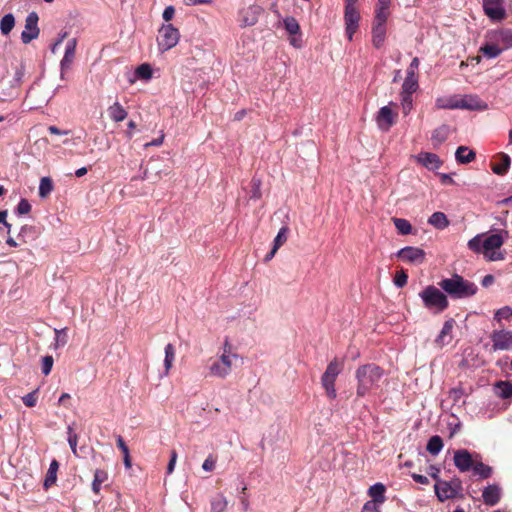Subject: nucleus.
I'll use <instances>...</instances> for the list:
<instances>
[{"instance_id": "53", "label": "nucleus", "mask_w": 512, "mask_h": 512, "mask_svg": "<svg viewBox=\"0 0 512 512\" xmlns=\"http://www.w3.org/2000/svg\"><path fill=\"white\" fill-rule=\"evenodd\" d=\"M37 399H38V396H37V391H32L28 394H26L22 400H23V403L27 406V407H34L37 403Z\"/></svg>"}, {"instance_id": "16", "label": "nucleus", "mask_w": 512, "mask_h": 512, "mask_svg": "<svg viewBox=\"0 0 512 512\" xmlns=\"http://www.w3.org/2000/svg\"><path fill=\"white\" fill-rule=\"evenodd\" d=\"M76 39H70L67 42L66 48H65V54L64 57L61 60V70L68 69L71 65V63L74 60L75 57V51H76Z\"/></svg>"}, {"instance_id": "25", "label": "nucleus", "mask_w": 512, "mask_h": 512, "mask_svg": "<svg viewBox=\"0 0 512 512\" xmlns=\"http://www.w3.org/2000/svg\"><path fill=\"white\" fill-rule=\"evenodd\" d=\"M448 138V127L445 125H442L441 127L435 129L431 136V141L433 147H438L442 143L446 141Z\"/></svg>"}, {"instance_id": "31", "label": "nucleus", "mask_w": 512, "mask_h": 512, "mask_svg": "<svg viewBox=\"0 0 512 512\" xmlns=\"http://www.w3.org/2000/svg\"><path fill=\"white\" fill-rule=\"evenodd\" d=\"M418 87H419V85H418L417 77L406 76V78L403 82V85H402L401 94L412 95L414 92L417 91Z\"/></svg>"}, {"instance_id": "33", "label": "nucleus", "mask_w": 512, "mask_h": 512, "mask_svg": "<svg viewBox=\"0 0 512 512\" xmlns=\"http://www.w3.org/2000/svg\"><path fill=\"white\" fill-rule=\"evenodd\" d=\"M53 188H54V185H53V181L51 178H49V177L41 178L40 185H39V196L41 198H46L53 191Z\"/></svg>"}, {"instance_id": "28", "label": "nucleus", "mask_w": 512, "mask_h": 512, "mask_svg": "<svg viewBox=\"0 0 512 512\" xmlns=\"http://www.w3.org/2000/svg\"><path fill=\"white\" fill-rule=\"evenodd\" d=\"M108 479L107 471L103 469H96L94 472V479L92 482V490L95 494H99L101 485Z\"/></svg>"}, {"instance_id": "64", "label": "nucleus", "mask_w": 512, "mask_h": 512, "mask_svg": "<svg viewBox=\"0 0 512 512\" xmlns=\"http://www.w3.org/2000/svg\"><path fill=\"white\" fill-rule=\"evenodd\" d=\"M136 126H137L136 123L134 121H132V120L127 123V128L128 129L125 132V135H126V137L128 139H132V137H133V130L136 128Z\"/></svg>"}, {"instance_id": "14", "label": "nucleus", "mask_w": 512, "mask_h": 512, "mask_svg": "<svg viewBox=\"0 0 512 512\" xmlns=\"http://www.w3.org/2000/svg\"><path fill=\"white\" fill-rule=\"evenodd\" d=\"M483 9L485 14L492 20L498 21L505 17V10L501 0H484Z\"/></svg>"}, {"instance_id": "45", "label": "nucleus", "mask_w": 512, "mask_h": 512, "mask_svg": "<svg viewBox=\"0 0 512 512\" xmlns=\"http://www.w3.org/2000/svg\"><path fill=\"white\" fill-rule=\"evenodd\" d=\"M67 339H68V336H67V333H66V328L65 329H61V330L55 329V343H54V347L56 349L59 348V347L65 346L66 343H67Z\"/></svg>"}, {"instance_id": "29", "label": "nucleus", "mask_w": 512, "mask_h": 512, "mask_svg": "<svg viewBox=\"0 0 512 512\" xmlns=\"http://www.w3.org/2000/svg\"><path fill=\"white\" fill-rule=\"evenodd\" d=\"M211 512H224L228 506V501L222 493H218L211 499Z\"/></svg>"}, {"instance_id": "34", "label": "nucleus", "mask_w": 512, "mask_h": 512, "mask_svg": "<svg viewBox=\"0 0 512 512\" xmlns=\"http://www.w3.org/2000/svg\"><path fill=\"white\" fill-rule=\"evenodd\" d=\"M443 448V441L441 437L435 435L432 436L427 443V451L432 455H437Z\"/></svg>"}, {"instance_id": "1", "label": "nucleus", "mask_w": 512, "mask_h": 512, "mask_svg": "<svg viewBox=\"0 0 512 512\" xmlns=\"http://www.w3.org/2000/svg\"><path fill=\"white\" fill-rule=\"evenodd\" d=\"M383 373V369L373 363L358 367L355 372V377L357 379V397L362 398L371 390L377 388Z\"/></svg>"}, {"instance_id": "52", "label": "nucleus", "mask_w": 512, "mask_h": 512, "mask_svg": "<svg viewBox=\"0 0 512 512\" xmlns=\"http://www.w3.org/2000/svg\"><path fill=\"white\" fill-rule=\"evenodd\" d=\"M53 363H54V360H53L52 356L47 355V356L43 357V359H42V373L44 375H48L51 372L52 367H53Z\"/></svg>"}, {"instance_id": "58", "label": "nucleus", "mask_w": 512, "mask_h": 512, "mask_svg": "<svg viewBox=\"0 0 512 512\" xmlns=\"http://www.w3.org/2000/svg\"><path fill=\"white\" fill-rule=\"evenodd\" d=\"M177 452L176 450H172L171 453H170V460H169V463L167 465V474H171L173 471H174V468H175V464H176V461H177Z\"/></svg>"}, {"instance_id": "8", "label": "nucleus", "mask_w": 512, "mask_h": 512, "mask_svg": "<svg viewBox=\"0 0 512 512\" xmlns=\"http://www.w3.org/2000/svg\"><path fill=\"white\" fill-rule=\"evenodd\" d=\"M262 13L263 8L256 4H252L240 9L237 18L240 27L245 28L254 26L258 22V19Z\"/></svg>"}, {"instance_id": "20", "label": "nucleus", "mask_w": 512, "mask_h": 512, "mask_svg": "<svg viewBox=\"0 0 512 512\" xmlns=\"http://www.w3.org/2000/svg\"><path fill=\"white\" fill-rule=\"evenodd\" d=\"M418 162L428 169L434 170L440 166L439 157L433 153H420L417 157Z\"/></svg>"}, {"instance_id": "57", "label": "nucleus", "mask_w": 512, "mask_h": 512, "mask_svg": "<svg viewBox=\"0 0 512 512\" xmlns=\"http://www.w3.org/2000/svg\"><path fill=\"white\" fill-rule=\"evenodd\" d=\"M221 355H228V356H230V359H233V360L238 358V354H236L232 351V346L227 339L224 342L223 352Z\"/></svg>"}, {"instance_id": "17", "label": "nucleus", "mask_w": 512, "mask_h": 512, "mask_svg": "<svg viewBox=\"0 0 512 512\" xmlns=\"http://www.w3.org/2000/svg\"><path fill=\"white\" fill-rule=\"evenodd\" d=\"M386 24L373 22L372 26V43L376 48H380L385 40Z\"/></svg>"}, {"instance_id": "26", "label": "nucleus", "mask_w": 512, "mask_h": 512, "mask_svg": "<svg viewBox=\"0 0 512 512\" xmlns=\"http://www.w3.org/2000/svg\"><path fill=\"white\" fill-rule=\"evenodd\" d=\"M385 486L382 483L372 485L368 490V495L373 498L374 502L383 503L385 501Z\"/></svg>"}, {"instance_id": "50", "label": "nucleus", "mask_w": 512, "mask_h": 512, "mask_svg": "<svg viewBox=\"0 0 512 512\" xmlns=\"http://www.w3.org/2000/svg\"><path fill=\"white\" fill-rule=\"evenodd\" d=\"M448 334V321H445L443 324V327L441 329L440 334L437 336V338L434 341V344L438 348H443L444 346V338Z\"/></svg>"}, {"instance_id": "6", "label": "nucleus", "mask_w": 512, "mask_h": 512, "mask_svg": "<svg viewBox=\"0 0 512 512\" xmlns=\"http://www.w3.org/2000/svg\"><path fill=\"white\" fill-rule=\"evenodd\" d=\"M487 104L473 95H455L450 98V109L486 110Z\"/></svg>"}, {"instance_id": "9", "label": "nucleus", "mask_w": 512, "mask_h": 512, "mask_svg": "<svg viewBox=\"0 0 512 512\" xmlns=\"http://www.w3.org/2000/svg\"><path fill=\"white\" fill-rule=\"evenodd\" d=\"M232 364L233 359H230V356L221 355L210 364L209 373L211 376L224 379L231 373Z\"/></svg>"}, {"instance_id": "60", "label": "nucleus", "mask_w": 512, "mask_h": 512, "mask_svg": "<svg viewBox=\"0 0 512 512\" xmlns=\"http://www.w3.org/2000/svg\"><path fill=\"white\" fill-rule=\"evenodd\" d=\"M253 194L252 197L259 199L261 197L260 192V180L252 179Z\"/></svg>"}, {"instance_id": "22", "label": "nucleus", "mask_w": 512, "mask_h": 512, "mask_svg": "<svg viewBox=\"0 0 512 512\" xmlns=\"http://www.w3.org/2000/svg\"><path fill=\"white\" fill-rule=\"evenodd\" d=\"M475 157V152L466 146H460L455 152V158L460 164H468L472 162Z\"/></svg>"}, {"instance_id": "27", "label": "nucleus", "mask_w": 512, "mask_h": 512, "mask_svg": "<svg viewBox=\"0 0 512 512\" xmlns=\"http://www.w3.org/2000/svg\"><path fill=\"white\" fill-rule=\"evenodd\" d=\"M343 367H344V361L340 360L338 358H334L333 360H331L328 363L326 370L323 374L337 378L338 375L342 372Z\"/></svg>"}, {"instance_id": "63", "label": "nucleus", "mask_w": 512, "mask_h": 512, "mask_svg": "<svg viewBox=\"0 0 512 512\" xmlns=\"http://www.w3.org/2000/svg\"><path fill=\"white\" fill-rule=\"evenodd\" d=\"M362 512H380L373 502H367L362 508Z\"/></svg>"}, {"instance_id": "10", "label": "nucleus", "mask_w": 512, "mask_h": 512, "mask_svg": "<svg viewBox=\"0 0 512 512\" xmlns=\"http://www.w3.org/2000/svg\"><path fill=\"white\" fill-rule=\"evenodd\" d=\"M38 20L39 17L36 12H31L26 17L25 28L21 33V40L24 44H28L39 36Z\"/></svg>"}, {"instance_id": "32", "label": "nucleus", "mask_w": 512, "mask_h": 512, "mask_svg": "<svg viewBox=\"0 0 512 512\" xmlns=\"http://www.w3.org/2000/svg\"><path fill=\"white\" fill-rule=\"evenodd\" d=\"M175 347L169 343L165 346V359H164V366H165V374L167 375L169 373V370L172 368L173 362L175 360Z\"/></svg>"}, {"instance_id": "21", "label": "nucleus", "mask_w": 512, "mask_h": 512, "mask_svg": "<svg viewBox=\"0 0 512 512\" xmlns=\"http://www.w3.org/2000/svg\"><path fill=\"white\" fill-rule=\"evenodd\" d=\"M108 115L114 122H121L126 119L128 113L119 102H115L108 108Z\"/></svg>"}, {"instance_id": "43", "label": "nucleus", "mask_w": 512, "mask_h": 512, "mask_svg": "<svg viewBox=\"0 0 512 512\" xmlns=\"http://www.w3.org/2000/svg\"><path fill=\"white\" fill-rule=\"evenodd\" d=\"M289 228L283 226L274 239L273 247L279 249L288 239Z\"/></svg>"}, {"instance_id": "13", "label": "nucleus", "mask_w": 512, "mask_h": 512, "mask_svg": "<svg viewBox=\"0 0 512 512\" xmlns=\"http://www.w3.org/2000/svg\"><path fill=\"white\" fill-rule=\"evenodd\" d=\"M492 347L497 350H509L512 348V331L495 330L491 334Z\"/></svg>"}, {"instance_id": "42", "label": "nucleus", "mask_w": 512, "mask_h": 512, "mask_svg": "<svg viewBox=\"0 0 512 512\" xmlns=\"http://www.w3.org/2000/svg\"><path fill=\"white\" fill-rule=\"evenodd\" d=\"M135 74L140 79L149 80L152 77V68L149 64L143 63L137 67Z\"/></svg>"}, {"instance_id": "30", "label": "nucleus", "mask_w": 512, "mask_h": 512, "mask_svg": "<svg viewBox=\"0 0 512 512\" xmlns=\"http://www.w3.org/2000/svg\"><path fill=\"white\" fill-rule=\"evenodd\" d=\"M428 223L437 229H444L448 226V219L443 212H435L429 217Z\"/></svg>"}, {"instance_id": "3", "label": "nucleus", "mask_w": 512, "mask_h": 512, "mask_svg": "<svg viewBox=\"0 0 512 512\" xmlns=\"http://www.w3.org/2000/svg\"><path fill=\"white\" fill-rule=\"evenodd\" d=\"M424 308L432 314H439L448 307V296L434 285L426 286L420 293Z\"/></svg>"}, {"instance_id": "48", "label": "nucleus", "mask_w": 512, "mask_h": 512, "mask_svg": "<svg viewBox=\"0 0 512 512\" xmlns=\"http://www.w3.org/2000/svg\"><path fill=\"white\" fill-rule=\"evenodd\" d=\"M407 281H408V275L403 269L396 272L393 282L397 287H399V288L404 287L407 284Z\"/></svg>"}, {"instance_id": "18", "label": "nucleus", "mask_w": 512, "mask_h": 512, "mask_svg": "<svg viewBox=\"0 0 512 512\" xmlns=\"http://www.w3.org/2000/svg\"><path fill=\"white\" fill-rule=\"evenodd\" d=\"M485 504L493 506L500 500V489L496 485H489L486 487L482 494Z\"/></svg>"}, {"instance_id": "61", "label": "nucleus", "mask_w": 512, "mask_h": 512, "mask_svg": "<svg viewBox=\"0 0 512 512\" xmlns=\"http://www.w3.org/2000/svg\"><path fill=\"white\" fill-rule=\"evenodd\" d=\"M164 137H165L164 133H163V132H161V135H160L158 138L153 139L152 141H150V142L146 143V144L144 145V147H145V148H148V147H151V146H157V147H158V146H161V145L163 144Z\"/></svg>"}, {"instance_id": "19", "label": "nucleus", "mask_w": 512, "mask_h": 512, "mask_svg": "<svg viewBox=\"0 0 512 512\" xmlns=\"http://www.w3.org/2000/svg\"><path fill=\"white\" fill-rule=\"evenodd\" d=\"M336 379V377L327 376L325 374L321 376L322 387L324 388L327 397L332 400L337 397V391L335 388Z\"/></svg>"}, {"instance_id": "41", "label": "nucleus", "mask_w": 512, "mask_h": 512, "mask_svg": "<svg viewBox=\"0 0 512 512\" xmlns=\"http://www.w3.org/2000/svg\"><path fill=\"white\" fill-rule=\"evenodd\" d=\"M471 469H473L475 474L481 476L482 478H488L492 473L491 467L485 465L482 462L474 463Z\"/></svg>"}, {"instance_id": "5", "label": "nucleus", "mask_w": 512, "mask_h": 512, "mask_svg": "<svg viewBox=\"0 0 512 512\" xmlns=\"http://www.w3.org/2000/svg\"><path fill=\"white\" fill-rule=\"evenodd\" d=\"M180 39V33L172 24L162 25L158 31V47L162 52L175 47Z\"/></svg>"}, {"instance_id": "4", "label": "nucleus", "mask_w": 512, "mask_h": 512, "mask_svg": "<svg viewBox=\"0 0 512 512\" xmlns=\"http://www.w3.org/2000/svg\"><path fill=\"white\" fill-rule=\"evenodd\" d=\"M358 0H346L344 8L345 33L349 41H352L353 35L359 28L361 19L357 7Z\"/></svg>"}, {"instance_id": "59", "label": "nucleus", "mask_w": 512, "mask_h": 512, "mask_svg": "<svg viewBox=\"0 0 512 512\" xmlns=\"http://www.w3.org/2000/svg\"><path fill=\"white\" fill-rule=\"evenodd\" d=\"M175 15V8L173 6H167L164 11H163V14H162V17L163 19L166 21V22H169L170 20H172V18L174 17Z\"/></svg>"}, {"instance_id": "51", "label": "nucleus", "mask_w": 512, "mask_h": 512, "mask_svg": "<svg viewBox=\"0 0 512 512\" xmlns=\"http://www.w3.org/2000/svg\"><path fill=\"white\" fill-rule=\"evenodd\" d=\"M497 39L505 44V48L512 47V31H510V30L501 31L499 33Z\"/></svg>"}, {"instance_id": "12", "label": "nucleus", "mask_w": 512, "mask_h": 512, "mask_svg": "<svg viewBox=\"0 0 512 512\" xmlns=\"http://www.w3.org/2000/svg\"><path fill=\"white\" fill-rule=\"evenodd\" d=\"M397 256L402 261L411 264H422L425 260L424 250L412 246L402 248L401 250L398 251Z\"/></svg>"}, {"instance_id": "54", "label": "nucleus", "mask_w": 512, "mask_h": 512, "mask_svg": "<svg viewBox=\"0 0 512 512\" xmlns=\"http://www.w3.org/2000/svg\"><path fill=\"white\" fill-rule=\"evenodd\" d=\"M31 204L26 199H21L17 205V213L19 215L28 214L31 211Z\"/></svg>"}, {"instance_id": "55", "label": "nucleus", "mask_w": 512, "mask_h": 512, "mask_svg": "<svg viewBox=\"0 0 512 512\" xmlns=\"http://www.w3.org/2000/svg\"><path fill=\"white\" fill-rule=\"evenodd\" d=\"M215 465H216V458L213 457L212 455H209L203 462L202 468L207 472H211L215 469Z\"/></svg>"}, {"instance_id": "38", "label": "nucleus", "mask_w": 512, "mask_h": 512, "mask_svg": "<svg viewBox=\"0 0 512 512\" xmlns=\"http://www.w3.org/2000/svg\"><path fill=\"white\" fill-rule=\"evenodd\" d=\"M283 22L286 31L290 35H297L300 33V25L294 17H286Z\"/></svg>"}, {"instance_id": "35", "label": "nucleus", "mask_w": 512, "mask_h": 512, "mask_svg": "<svg viewBox=\"0 0 512 512\" xmlns=\"http://www.w3.org/2000/svg\"><path fill=\"white\" fill-rule=\"evenodd\" d=\"M15 25L13 14L9 13L3 16L0 22V30L3 35H8Z\"/></svg>"}, {"instance_id": "36", "label": "nucleus", "mask_w": 512, "mask_h": 512, "mask_svg": "<svg viewBox=\"0 0 512 512\" xmlns=\"http://www.w3.org/2000/svg\"><path fill=\"white\" fill-rule=\"evenodd\" d=\"M479 51L487 58H495L501 54L503 48H500L496 44H486L480 47Z\"/></svg>"}, {"instance_id": "46", "label": "nucleus", "mask_w": 512, "mask_h": 512, "mask_svg": "<svg viewBox=\"0 0 512 512\" xmlns=\"http://www.w3.org/2000/svg\"><path fill=\"white\" fill-rule=\"evenodd\" d=\"M401 107L402 113L406 116L408 115L413 108V98L412 95H404L401 94Z\"/></svg>"}, {"instance_id": "15", "label": "nucleus", "mask_w": 512, "mask_h": 512, "mask_svg": "<svg viewBox=\"0 0 512 512\" xmlns=\"http://www.w3.org/2000/svg\"><path fill=\"white\" fill-rule=\"evenodd\" d=\"M454 464L462 472L469 471L474 461L467 450H459L454 453Z\"/></svg>"}, {"instance_id": "44", "label": "nucleus", "mask_w": 512, "mask_h": 512, "mask_svg": "<svg viewBox=\"0 0 512 512\" xmlns=\"http://www.w3.org/2000/svg\"><path fill=\"white\" fill-rule=\"evenodd\" d=\"M390 16V9L375 8V15L373 22L386 24L388 17Z\"/></svg>"}, {"instance_id": "37", "label": "nucleus", "mask_w": 512, "mask_h": 512, "mask_svg": "<svg viewBox=\"0 0 512 512\" xmlns=\"http://www.w3.org/2000/svg\"><path fill=\"white\" fill-rule=\"evenodd\" d=\"M393 223L398 230V232L402 235H408L412 231V226L410 222L406 219L402 218H393Z\"/></svg>"}, {"instance_id": "24", "label": "nucleus", "mask_w": 512, "mask_h": 512, "mask_svg": "<svg viewBox=\"0 0 512 512\" xmlns=\"http://www.w3.org/2000/svg\"><path fill=\"white\" fill-rule=\"evenodd\" d=\"M495 394L502 399L512 398V383L509 381H498L494 385Z\"/></svg>"}, {"instance_id": "7", "label": "nucleus", "mask_w": 512, "mask_h": 512, "mask_svg": "<svg viewBox=\"0 0 512 512\" xmlns=\"http://www.w3.org/2000/svg\"><path fill=\"white\" fill-rule=\"evenodd\" d=\"M476 291L477 287L463 277L454 274L450 278V296L464 298L474 295Z\"/></svg>"}, {"instance_id": "23", "label": "nucleus", "mask_w": 512, "mask_h": 512, "mask_svg": "<svg viewBox=\"0 0 512 512\" xmlns=\"http://www.w3.org/2000/svg\"><path fill=\"white\" fill-rule=\"evenodd\" d=\"M59 469V463L57 460H52L49 466V469L46 473L43 487L44 489H49L51 486H53L56 483L57 480V471Z\"/></svg>"}, {"instance_id": "40", "label": "nucleus", "mask_w": 512, "mask_h": 512, "mask_svg": "<svg viewBox=\"0 0 512 512\" xmlns=\"http://www.w3.org/2000/svg\"><path fill=\"white\" fill-rule=\"evenodd\" d=\"M510 165V157L507 154L502 155V162L499 164H493L492 170L498 175H504Z\"/></svg>"}, {"instance_id": "2", "label": "nucleus", "mask_w": 512, "mask_h": 512, "mask_svg": "<svg viewBox=\"0 0 512 512\" xmlns=\"http://www.w3.org/2000/svg\"><path fill=\"white\" fill-rule=\"evenodd\" d=\"M482 235H477L468 242L471 250L477 253H483L489 261H499L504 259L502 252L497 251L503 245V238L500 234H492L482 240Z\"/></svg>"}, {"instance_id": "56", "label": "nucleus", "mask_w": 512, "mask_h": 512, "mask_svg": "<svg viewBox=\"0 0 512 512\" xmlns=\"http://www.w3.org/2000/svg\"><path fill=\"white\" fill-rule=\"evenodd\" d=\"M419 67V59L417 57L413 58L409 67L407 68V75L408 77H417L416 71Z\"/></svg>"}, {"instance_id": "39", "label": "nucleus", "mask_w": 512, "mask_h": 512, "mask_svg": "<svg viewBox=\"0 0 512 512\" xmlns=\"http://www.w3.org/2000/svg\"><path fill=\"white\" fill-rule=\"evenodd\" d=\"M434 488L439 501L444 502L448 500V482H437Z\"/></svg>"}, {"instance_id": "62", "label": "nucleus", "mask_w": 512, "mask_h": 512, "mask_svg": "<svg viewBox=\"0 0 512 512\" xmlns=\"http://www.w3.org/2000/svg\"><path fill=\"white\" fill-rule=\"evenodd\" d=\"M116 443H117V447L121 450V452L123 454L129 453V448L126 445V443H125L124 439L122 438V436H118L117 437Z\"/></svg>"}, {"instance_id": "49", "label": "nucleus", "mask_w": 512, "mask_h": 512, "mask_svg": "<svg viewBox=\"0 0 512 512\" xmlns=\"http://www.w3.org/2000/svg\"><path fill=\"white\" fill-rule=\"evenodd\" d=\"M68 443L70 445V448L75 456H78L77 454V443H78V435L73 432V429L71 426L68 427Z\"/></svg>"}, {"instance_id": "11", "label": "nucleus", "mask_w": 512, "mask_h": 512, "mask_svg": "<svg viewBox=\"0 0 512 512\" xmlns=\"http://www.w3.org/2000/svg\"><path fill=\"white\" fill-rule=\"evenodd\" d=\"M391 105H394L392 102L380 108L376 116V122L380 130L387 132L390 128L395 124L398 113L393 112L391 109Z\"/></svg>"}, {"instance_id": "47", "label": "nucleus", "mask_w": 512, "mask_h": 512, "mask_svg": "<svg viewBox=\"0 0 512 512\" xmlns=\"http://www.w3.org/2000/svg\"><path fill=\"white\" fill-rule=\"evenodd\" d=\"M512 317V308L504 306L495 312L494 319L500 322L502 319H510Z\"/></svg>"}]
</instances>
